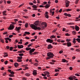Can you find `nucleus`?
I'll return each mask as SVG.
<instances>
[{"mask_svg": "<svg viewBox=\"0 0 80 80\" xmlns=\"http://www.w3.org/2000/svg\"><path fill=\"white\" fill-rule=\"evenodd\" d=\"M31 28H32V29L35 30H41V28L39 27H38L37 26L35 25L34 24H31L30 25Z\"/></svg>", "mask_w": 80, "mask_h": 80, "instance_id": "obj_1", "label": "nucleus"}, {"mask_svg": "<svg viewBox=\"0 0 80 80\" xmlns=\"http://www.w3.org/2000/svg\"><path fill=\"white\" fill-rule=\"evenodd\" d=\"M47 56H48V57H49L52 58L54 57V55L53 53L49 52L47 53Z\"/></svg>", "mask_w": 80, "mask_h": 80, "instance_id": "obj_2", "label": "nucleus"}, {"mask_svg": "<svg viewBox=\"0 0 80 80\" xmlns=\"http://www.w3.org/2000/svg\"><path fill=\"white\" fill-rule=\"evenodd\" d=\"M14 25L11 24L9 26V27L8 28V29L10 30H13V29H14Z\"/></svg>", "mask_w": 80, "mask_h": 80, "instance_id": "obj_3", "label": "nucleus"}, {"mask_svg": "<svg viewBox=\"0 0 80 80\" xmlns=\"http://www.w3.org/2000/svg\"><path fill=\"white\" fill-rule=\"evenodd\" d=\"M65 3H66L65 5L66 7H69V3H70V2L67 0H65Z\"/></svg>", "mask_w": 80, "mask_h": 80, "instance_id": "obj_4", "label": "nucleus"}, {"mask_svg": "<svg viewBox=\"0 0 80 80\" xmlns=\"http://www.w3.org/2000/svg\"><path fill=\"white\" fill-rule=\"evenodd\" d=\"M46 42H48V43H52L53 42V41L52 40H51L50 39H48L47 40Z\"/></svg>", "mask_w": 80, "mask_h": 80, "instance_id": "obj_5", "label": "nucleus"}, {"mask_svg": "<svg viewBox=\"0 0 80 80\" xmlns=\"http://www.w3.org/2000/svg\"><path fill=\"white\" fill-rule=\"evenodd\" d=\"M32 7V8H33V10H38V9L37 8H38V7L37 6V5H33Z\"/></svg>", "mask_w": 80, "mask_h": 80, "instance_id": "obj_6", "label": "nucleus"}, {"mask_svg": "<svg viewBox=\"0 0 80 80\" xmlns=\"http://www.w3.org/2000/svg\"><path fill=\"white\" fill-rule=\"evenodd\" d=\"M35 50V48H32L29 51V53L30 55H33V54H32V52H34Z\"/></svg>", "mask_w": 80, "mask_h": 80, "instance_id": "obj_7", "label": "nucleus"}, {"mask_svg": "<svg viewBox=\"0 0 80 80\" xmlns=\"http://www.w3.org/2000/svg\"><path fill=\"white\" fill-rule=\"evenodd\" d=\"M67 47H70L72 46V43L70 42H67Z\"/></svg>", "mask_w": 80, "mask_h": 80, "instance_id": "obj_8", "label": "nucleus"}, {"mask_svg": "<svg viewBox=\"0 0 80 80\" xmlns=\"http://www.w3.org/2000/svg\"><path fill=\"white\" fill-rule=\"evenodd\" d=\"M53 48V46H52L51 44H49L48 45L47 48L48 49H52Z\"/></svg>", "mask_w": 80, "mask_h": 80, "instance_id": "obj_9", "label": "nucleus"}, {"mask_svg": "<svg viewBox=\"0 0 80 80\" xmlns=\"http://www.w3.org/2000/svg\"><path fill=\"white\" fill-rule=\"evenodd\" d=\"M18 48H23V46L22 45H18Z\"/></svg>", "mask_w": 80, "mask_h": 80, "instance_id": "obj_10", "label": "nucleus"}, {"mask_svg": "<svg viewBox=\"0 0 80 80\" xmlns=\"http://www.w3.org/2000/svg\"><path fill=\"white\" fill-rule=\"evenodd\" d=\"M38 23H39V22L38 21H36L34 23V25H35V26H36L37 25H38Z\"/></svg>", "mask_w": 80, "mask_h": 80, "instance_id": "obj_11", "label": "nucleus"}, {"mask_svg": "<svg viewBox=\"0 0 80 80\" xmlns=\"http://www.w3.org/2000/svg\"><path fill=\"white\" fill-rule=\"evenodd\" d=\"M42 25H44V27H45V28L47 27V24L46 22H42Z\"/></svg>", "mask_w": 80, "mask_h": 80, "instance_id": "obj_12", "label": "nucleus"}, {"mask_svg": "<svg viewBox=\"0 0 80 80\" xmlns=\"http://www.w3.org/2000/svg\"><path fill=\"white\" fill-rule=\"evenodd\" d=\"M21 29V27H16L15 28V30H16V31H18L19 30H20Z\"/></svg>", "mask_w": 80, "mask_h": 80, "instance_id": "obj_13", "label": "nucleus"}, {"mask_svg": "<svg viewBox=\"0 0 80 80\" xmlns=\"http://www.w3.org/2000/svg\"><path fill=\"white\" fill-rule=\"evenodd\" d=\"M50 5L47 4L44 7H46V8H48L50 7Z\"/></svg>", "mask_w": 80, "mask_h": 80, "instance_id": "obj_14", "label": "nucleus"}, {"mask_svg": "<svg viewBox=\"0 0 80 80\" xmlns=\"http://www.w3.org/2000/svg\"><path fill=\"white\" fill-rule=\"evenodd\" d=\"M28 65H23L22 66V67H25V69H26L27 70H28V67H27V66H28Z\"/></svg>", "mask_w": 80, "mask_h": 80, "instance_id": "obj_15", "label": "nucleus"}, {"mask_svg": "<svg viewBox=\"0 0 80 80\" xmlns=\"http://www.w3.org/2000/svg\"><path fill=\"white\" fill-rule=\"evenodd\" d=\"M75 29L76 31H78L79 30V27L78 26H75Z\"/></svg>", "mask_w": 80, "mask_h": 80, "instance_id": "obj_16", "label": "nucleus"}, {"mask_svg": "<svg viewBox=\"0 0 80 80\" xmlns=\"http://www.w3.org/2000/svg\"><path fill=\"white\" fill-rule=\"evenodd\" d=\"M7 13V11H4L2 12V13L3 15H7V14L5 13Z\"/></svg>", "mask_w": 80, "mask_h": 80, "instance_id": "obj_17", "label": "nucleus"}, {"mask_svg": "<svg viewBox=\"0 0 80 80\" xmlns=\"http://www.w3.org/2000/svg\"><path fill=\"white\" fill-rule=\"evenodd\" d=\"M37 70H34L33 71L32 73L34 75H36V74H37Z\"/></svg>", "mask_w": 80, "mask_h": 80, "instance_id": "obj_18", "label": "nucleus"}, {"mask_svg": "<svg viewBox=\"0 0 80 80\" xmlns=\"http://www.w3.org/2000/svg\"><path fill=\"white\" fill-rule=\"evenodd\" d=\"M72 42L73 43H74V44H75L76 43V38H74L73 39V40L72 41Z\"/></svg>", "mask_w": 80, "mask_h": 80, "instance_id": "obj_19", "label": "nucleus"}, {"mask_svg": "<svg viewBox=\"0 0 80 80\" xmlns=\"http://www.w3.org/2000/svg\"><path fill=\"white\" fill-rule=\"evenodd\" d=\"M14 67H17L18 66V64L17 62H15L14 63Z\"/></svg>", "mask_w": 80, "mask_h": 80, "instance_id": "obj_20", "label": "nucleus"}, {"mask_svg": "<svg viewBox=\"0 0 80 80\" xmlns=\"http://www.w3.org/2000/svg\"><path fill=\"white\" fill-rule=\"evenodd\" d=\"M44 73L46 76V75H49V74H50V73H49L48 72H44Z\"/></svg>", "mask_w": 80, "mask_h": 80, "instance_id": "obj_21", "label": "nucleus"}, {"mask_svg": "<svg viewBox=\"0 0 80 80\" xmlns=\"http://www.w3.org/2000/svg\"><path fill=\"white\" fill-rule=\"evenodd\" d=\"M31 49H32V48H31L28 47V48H26V50L27 51H28V50H31Z\"/></svg>", "mask_w": 80, "mask_h": 80, "instance_id": "obj_22", "label": "nucleus"}, {"mask_svg": "<svg viewBox=\"0 0 80 80\" xmlns=\"http://www.w3.org/2000/svg\"><path fill=\"white\" fill-rule=\"evenodd\" d=\"M56 36L55 35H52L50 37V38L51 39H52V38H55Z\"/></svg>", "mask_w": 80, "mask_h": 80, "instance_id": "obj_23", "label": "nucleus"}, {"mask_svg": "<svg viewBox=\"0 0 80 80\" xmlns=\"http://www.w3.org/2000/svg\"><path fill=\"white\" fill-rule=\"evenodd\" d=\"M76 41H77L78 43H80V39L79 38H77L76 39Z\"/></svg>", "mask_w": 80, "mask_h": 80, "instance_id": "obj_24", "label": "nucleus"}, {"mask_svg": "<svg viewBox=\"0 0 80 80\" xmlns=\"http://www.w3.org/2000/svg\"><path fill=\"white\" fill-rule=\"evenodd\" d=\"M25 75L27 77H29V76L30 75V74L29 73H26L25 74Z\"/></svg>", "mask_w": 80, "mask_h": 80, "instance_id": "obj_25", "label": "nucleus"}, {"mask_svg": "<svg viewBox=\"0 0 80 80\" xmlns=\"http://www.w3.org/2000/svg\"><path fill=\"white\" fill-rule=\"evenodd\" d=\"M72 10V9H67L66 10V11L67 12H70Z\"/></svg>", "mask_w": 80, "mask_h": 80, "instance_id": "obj_26", "label": "nucleus"}, {"mask_svg": "<svg viewBox=\"0 0 80 80\" xmlns=\"http://www.w3.org/2000/svg\"><path fill=\"white\" fill-rule=\"evenodd\" d=\"M9 77H14V75L10 74H9Z\"/></svg>", "mask_w": 80, "mask_h": 80, "instance_id": "obj_27", "label": "nucleus"}, {"mask_svg": "<svg viewBox=\"0 0 80 80\" xmlns=\"http://www.w3.org/2000/svg\"><path fill=\"white\" fill-rule=\"evenodd\" d=\"M25 34H27V35H30V32H25Z\"/></svg>", "mask_w": 80, "mask_h": 80, "instance_id": "obj_28", "label": "nucleus"}, {"mask_svg": "<svg viewBox=\"0 0 80 80\" xmlns=\"http://www.w3.org/2000/svg\"><path fill=\"white\" fill-rule=\"evenodd\" d=\"M66 41L67 42H70V41H71V39H66Z\"/></svg>", "mask_w": 80, "mask_h": 80, "instance_id": "obj_29", "label": "nucleus"}, {"mask_svg": "<svg viewBox=\"0 0 80 80\" xmlns=\"http://www.w3.org/2000/svg\"><path fill=\"white\" fill-rule=\"evenodd\" d=\"M17 61L18 62H22V59H18Z\"/></svg>", "mask_w": 80, "mask_h": 80, "instance_id": "obj_30", "label": "nucleus"}, {"mask_svg": "<svg viewBox=\"0 0 80 80\" xmlns=\"http://www.w3.org/2000/svg\"><path fill=\"white\" fill-rule=\"evenodd\" d=\"M67 25H73V24H74V23L73 22H70V23H67Z\"/></svg>", "mask_w": 80, "mask_h": 80, "instance_id": "obj_31", "label": "nucleus"}, {"mask_svg": "<svg viewBox=\"0 0 80 80\" xmlns=\"http://www.w3.org/2000/svg\"><path fill=\"white\" fill-rule=\"evenodd\" d=\"M18 58V59H20V60H21V59H22V58H23V57L22 56L21 57H17Z\"/></svg>", "mask_w": 80, "mask_h": 80, "instance_id": "obj_32", "label": "nucleus"}, {"mask_svg": "<svg viewBox=\"0 0 80 80\" xmlns=\"http://www.w3.org/2000/svg\"><path fill=\"white\" fill-rule=\"evenodd\" d=\"M57 28H56L55 29H54L52 31V32L53 33H55V32H56V31H57Z\"/></svg>", "mask_w": 80, "mask_h": 80, "instance_id": "obj_33", "label": "nucleus"}, {"mask_svg": "<svg viewBox=\"0 0 80 80\" xmlns=\"http://www.w3.org/2000/svg\"><path fill=\"white\" fill-rule=\"evenodd\" d=\"M76 51L77 52H80V49H76Z\"/></svg>", "mask_w": 80, "mask_h": 80, "instance_id": "obj_34", "label": "nucleus"}, {"mask_svg": "<svg viewBox=\"0 0 80 80\" xmlns=\"http://www.w3.org/2000/svg\"><path fill=\"white\" fill-rule=\"evenodd\" d=\"M62 62L65 63L66 62V60H65V59H62Z\"/></svg>", "mask_w": 80, "mask_h": 80, "instance_id": "obj_35", "label": "nucleus"}, {"mask_svg": "<svg viewBox=\"0 0 80 80\" xmlns=\"http://www.w3.org/2000/svg\"><path fill=\"white\" fill-rule=\"evenodd\" d=\"M0 41L2 42V43H4V41H3V39H2V38H0Z\"/></svg>", "mask_w": 80, "mask_h": 80, "instance_id": "obj_36", "label": "nucleus"}, {"mask_svg": "<svg viewBox=\"0 0 80 80\" xmlns=\"http://www.w3.org/2000/svg\"><path fill=\"white\" fill-rule=\"evenodd\" d=\"M25 51L23 50L19 51L20 53H25Z\"/></svg>", "mask_w": 80, "mask_h": 80, "instance_id": "obj_37", "label": "nucleus"}, {"mask_svg": "<svg viewBox=\"0 0 80 80\" xmlns=\"http://www.w3.org/2000/svg\"><path fill=\"white\" fill-rule=\"evenodd\" d=\"M69 80H73V78L72 77H69L68 78Z\"/></svg>", "mask_w": 80, "mask_h": 80, "instance_id": "obj_38", "label": "nucleus"}, {"mask_svg": "<svg viewBox=\"0 0 80 80\" xmlns=\"http://www.w3.org/2000/svg\"><path fill=\"white\" fill-rule=\"evenodd\" d=\"M4 63L5 65H7L8 63V61H6L4 62Z\"/></svg>", "mask_w": 80, "mask_h": 80, "instance_id": "obj_39", "label": "nucleus"}, {"mask_svg": "<svg viewBox=\"0 0 80 80\" xmlns=\"http://www.w3.org/2000/svg\"><path fill=\"white\" fill-rule=\"evenodd\" d=\"M45 17H46V18H49L48 15L45 14Z\"/></svg>", "mask_w": 80, "mask_h": 80, "instance_id": "obj_40", "label": "nucleus"}, {"mask_svg": "<svg viewBox=\"0 0 80 80\" xmlns=\"http://www.w3.org/2000/svg\"><path fill=\"white\" fill-rule=\"evenodd\" d=\"M72 33L74 35H75L76 34V31H72Z\"/></svg>", "mask_w": 80, "mask_h": 80, "instance_id": "obj_41", "label": "nucleus"}, {"mask_svg": "<svg viewBox=\"0 0 80 80\" xmlns=\"http://www.w3.org/2000/svg\"><path fill=\"white\" fill-rule=\"evenodd\" d=\"M19 56H21V57H22V56H23V53H19Z\"/></svg>", "mask_w": 80, "mask_h": 80, "instance_id": "obj_42", "label": "nucleus"}, {"mask_svg": "<svg viewBox=\"0 0 80 80\" xmlns=\"http://www.w3.org/2000/svg\"><path fill=\"white\" fill-rule=\"evenodd\" d=\"M67 17H72V15L70 14H68Z\"/></svg>", "mask_w": 80, "mask_h": 80, "instance_id": "obj_43", "label": "nucleus"}, {"mask_svg": "<svg viewBox=\"0 0 80 80\" xmlns=\"http://www.w3.org/2000/svg\"><path fill=\"white\" fill-rule=\"evenodd\" d=\"M27 27H28V23H26L25 24V27L26 28H27Z\"/></svg>", "mask_w": 80, "mask_h": 80, "instance_id": "obj_44", "label": "nucleus"}, {"mask_svg": "<svg viewBox=\"0 0 80 80\" xmlns=\"http://www.w3.org/2000/svg\"><path fill=\"white\" fill-rule=\"evenodd\" d=\"M75 76H77V77H80V75L78 73L75 74Z\"/></svg>", "mask_w": 80, "mask_h": 80, "instance_id": "obj_45", "label": "nucleus"}, {"mask_svg": "<svg viewBox=\"0 0 80 80\" xmlns=\"http://www.w3.org/2000/svg\"><path fill=\"white\" fill-rule=\"evenodd\" d=\"M9 38H5L4 39L5 40H8Z\"/></svg>", "mask_w": 80, "mask_h": 80, "instance_id": "obj_46", "label": "nucleus"}, {"mask_svg": "<svg viewBox=\"0 0 80 80\" xmlns=\"http://www.w3.org/2000/svg\"><path fill=\"white\" fill-rule=\"evenodd\" d=\"M55 71L56 72H59L60 71V70L58 69H55Z\"/></svg>", "mask_w": 80, "mask_h": 80, "instance_id": "obj_47", "label": "nucleus"}, {"mask_svg": "<svg viewBox=\"0 0 80 80\" xmlns=\"http://www.w3.org/2000/svg\"><path fill=\"white\" fill-rule=\"evenodd\" d=\"M24 5V4L23 3H22L19 6V7L20 8L21 7H22V6H23V5Z\"/></svg>", "mask_w": 80, "mask_h": 80, "instance_id": "obj_48", "label": "nucleus"}, {"mask_svg": "<svg viewBox=\"0 0 80 80\" xmlns=\"http://www.w3.org/2000/svg\"><path fill=\"white\" fill-rule=\"evenodd\" d=\"M47 4H48V5H50V4H51V2H50V1H48Z\"/></svg>", "mask_w": 80, "mask_h": 80, "instance_id": "obj_49", "label": "nucleus"}, {"mask_svg": "<svg viewBox=\"0 0 80 80\" xmlns=\"http://www.w3.org/2000/svg\"><path fill=\"white\" fill-rule=\"evenodd\" d=\"M25 38L26 39H27V40H29V39H30V38L28 37H25Z\"/></svg>", "mask_w": 80, "mask_h": 80, "instance_id": "obj_50", "label": "nucleus"}, {"mask_svg": "<svg viewBox=\"0 0 80 80\" xmlns=\"http://www.w3.org/2000/svg\"><path fill=\"white\" fill-rule=\"evenodd\" d=\"M65 35H66V36H70V34H69L68 33H66Z\"/></svg>", "mask_w": 80, "mask_h": 80, "instance_id": "obj_51", "label": "nucleus"}, {"mask_svg": "<svg viewBox=\"0 0 80 80\" xmlns=\"http://www.w3.org/2000/svg\"><path fill=\"white\" fill-rule=\"evenodd\" d=\"M8 54H6V55H4L3 56L4 57H8Z\"/></svg>", "mask_w": 80, "mask_h": 80, "instance_id": "obj_52", "label": "nucleus"}, {"mask_svg": "<svg viewBox=\"0 0 80 80\" xmlns=\"http://www.w3.org/2000/svg\"><path fill=\"white\" fill-rule=\"evenodd\" d=\"M71 28H72L73 30H74L75 29V27L73 26H71L70 27Z\"/></svg>", "mask_w": 80, "mask_h": 80, "instance_id": "obj_53", "label": "nucleus"}, {"mask_svg": "<svg viewBox=\"0 0 80 80\" xmlns=\"http://www.w3.org/2000/svg\"><path fill=\"white\" fill-rule=\"evenodd\" d=\"M13 35H10L9 36V38H12V37H13Z\"/></svg>", "mask_w": 80, "mask_h": 80, "instance_id": "obj_54", "label": "nucleus"}, {"mask_svg": "<svg viewBox=\"0 0 80 80\" xmlns=\"http://www.w3.org/2000/svg\"><path fill=\"white\" fill-rule=\"evenodd\" d=\"M29 4L30 5H33V3L32 2H29Z\"/></svg>", "mask_w": 80, "mask_h": 80, "instance_id": "obj_55", "label": "nucleus"}, {"mask_svg": "<svg viewBox=\"0 0 80 80\" xmlns=\"http://www.w3.org/2000/svg\"><path fill=\"white\" fill-rule=\"evenodd\" d=\"M6 34H8L7 32H5L3 33V35H6Z\"/></svg>", "mask_w": 80, "mask_h": 80, "instance_id": "obj_56", "label": "nucleus"}, {"mask_svg": "<svg viewBox=\"0 0 80 80\" xmlns=\"http://www.w3.org/2000/svg\"><path fill=\"white\" fill-rule=\"evenodd\" d=\"M7 75V73L6 72H4L2 73L3 76H5V75Z\"/></svg>", "mask_w": 80, "mask_h": 80, "instance_id": "obj_57", "label": "nucleus"}, {"mask_svg": "<svg viewBox=\"0 0 80 80\" xmlns=\"http://www.w3.org/2000/svg\"><path fill=\"white\" fill-rule=\"evenodd\" d=\"M28 42H26L24 43V45H28Z\"/></svg>", "mask_w": 80, "mask_h": 80, "instance_id": "obj_58", "label": "nucleus"}, {"mask_svg": "<svg viewBox=\"0 0 80 80\" xmlns=\"http://www.w3.org/2000/svg\"><path fill=\"white\" fill-rule=\"evenodd\" d=\"M12 50H13V47H11L10 49V51H12Z\"/></svg>", "mask_w": 80, "mask_h": 80, "instance_id": "obj_59", "label": "nucleus"}, {"mask_svg": "<svg viewBox=\"0 0 80 80\" xmlns=\"http://www.w3.org/2000/svg\"><path fill=\"white\" fill-rule=\"evenodd\" d=\"M31 45H32V44H29L28 46V47H30V46H31Z\"/></svg>", "mask_w": 80, "mask_h": 80, "instance_id": "obj_60", "label": "nucleus"}, {"mask_svg": "<svg viewBox=\"0 0 80 80\" xmlns=\"http://www.w3.org/2000/svg\"><path fill=\"white\" fill-rule=\"evenodd\" d=\"M50 58H51L50 57H48L46 58L47 60H48V59H50Z\"/></svg>", "mask_w": 80, "mask_h": 80, "instance_id": "obj_61", "label": "nucleus"}, {"mask_svg": "<svg viewBox=\"0 0 80 80\" xmlns=\"http://www.w3.org/2000/svg\"><path fill=\"white\" fill-rule=\"evenodd\" d=\"M10 73L12 75H13L14 74V72L13 71L11 72Z\"/></svg>", "mask_w": 80, "mask_h": 80, "instance_id": "obj_62", "label": "nucleus"}, {"mask_svg": "<svg viewBox=\"0 0 80 80\" xmlns=\"http://www.w3.org/2000/svg\"><path fill=\"white\" fill-rule=\"evenodd\" d=\"M59 73H56L55 75L54 76H58V75Z\"/></svg>", "mask_w": 80, "mask_h": 80, "instance_id": "obj_63", "label": "nucleus"}, {"mask_svg": "<svg viewBox=\"0 0 80 80\" xmlns=\"http://www.w3.org/2000/svg\"><path fill=\"white\" fill-rule=\"evenodd\" d=\"M22 79L23 80H26L27 78L24 77V78H22Z\"/></svg>", "mask_w": 80, "mask_h": 80, "instance_id": "obj_64", "label": "nucleus"}]
</instances>
